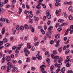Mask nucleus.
Wrapping results in <instances>:
<instances>
[{"instance_id":"4be33fe9","label":"nucleus","mask_w":73,"mask_h":73,"mask_svg":"<svg viewBox=\"0 0 73 73\" xmlns=\"http://www.w3.org/2000/svg\"><path fill=\"white\" fill-rule=\"evenodd\" d=\"M17 70V68L16 67H15L14 68H13V69L12 71L13 72H16V70Z\"/></svg>"},{"instance_id":"6ab92c4d","label":"nucleus","mask_w":73,"mask_h":73,"mask_svg":"<svg viewBox=\"0 0 73 73\" xmlns=\"http://www.w3.org/2000/svg\"><path fill=\"white\" fill-rule=\"evenodd\" d=\"M52 33V31H49L47 32L46 33V35L47 36H50L51 35V33Z\"/></svg>"},{"instance_id":"bb28decb","label":"nucleus","mask_w":73,"mask_h":73,"mask_svg":"<svg viewBox=\"0 0 73 73\" xmlns=\"http://www.w3.org/2000/svg\"><path fill=\"white\" fill-rule=\"evenodd\" d=\"M4 5V3L3 2H0V7H2Z\"/></svg>"},{"instance_id":"09e8293b","label":"nucleus","mask_w":73,"mask_h":73,"mask_svg":"<svg viewBox=\"0 0 73 73\" xmlns=\"http://www.w3.org/2000/svg\"><path fill=\"white\" fill-rule=\"evenodd\" d=\"M50 21H48L47 23V25H50Z\"/></svg>"},{"instance_id":"e433bc0d","label":"nucleus","mask_w":73,"mask_h":73,"mask_svg":"<svg viewBox=\"0 0 73 73\" xmlns=\"http://www.w3.org/2000/svg\"><path fill=\"white\" fill-rule=\"evenodd\" d=\"M10 7V5H7L5 6L6 8H9Z\"/></svg>"},{"instance_id":"a19ab883","label":"nucleus","mask_w":73,"mask_h":73,"mask_svg":"<svg viewBox=\"0 0 73 73\" xmlns=\"http://www.w3.org/2000/svg\"><path fill=\"white\" fill-rule=\"evenodd\" d=\"M19 28H20V27H19V25H17V26L16 27V29L18 31L19 29Z\"/></svg>"},{"instance_id":"603ef678","label":"nucleus","mask_w":73,"mask_h":73,"mask_svg":"<svg viewBox=\"0 0 73 73\" xmlns=\"http://www.w3.org/2000/svg\"><path fill=\"white\" fill-rule=\"evenodd\" d=\"M41 2L40 1H37V3H38V5H41V3L40 2Z\"/></svg>"},{"instance_id":"864d4df0","label":"nucleus","mask_w":73,"mask_h":73,"mask_svg":"<svg viewBox=\"0 0 73 73\" xmlns=\"http://www.w3.org/2000/svg\"><path fill=\"white\" fill-rule=\"evenodd\" d=\"M66 64V67H70V65L69 64Z\"/></svg>"},{"instance_id":"0eeeda50","label":"nucleus","mask_w":73,"mask_h":73,"mask_svg":"<svg viewBox=\"0 0 73 73\" xmlns=\"http://www.w3.org/2000/svg\"><path fill=\"white\" fill-rule=\"evenodd\" d=\"M4 12V9L1 7H0V13L1 14H3V13Z\"/></svg>"},{"instance_id":"423d86ee","label":"nucleus","mask_w":73,"mask_h":73,"mask_svg":"<svg viewBox=\"0 0 73 73\" xmlns=\"http://www.w3.org/2000/svg\"><path fill=\"white\" fill-rule=\"evenodd\" d=\"M64 4H68L69 5H71L72 4L71 1H70L69 2H65L64 3Z\"/></svg>"},{"instance_id":"473e14b6","label":"nucleus","mask_w":73,"mask_h":73,"mask_svg":"<svg viewBox=\"0 0 73 73\" xmlns=\"http://www.w3.org/2000/svg\"><path fill=\"white\" fill-rule=\"evenodd\" d=\"M36 8H37V9H40V8H41V6L38 5L36 6Z\"/></svg>"},{"instance_id":"7ed1b4c3","label":"nucleus","mask_w":73,"mask_h":73,"mask_svg":"<svg viewBox=\"0 0 73 73\" xmlns=\"http://www.w3.org/2000/svg\"><path fill=\"white\" fill-rule=\"evenodd\" d=\"M36 58H38V60H41L42 59V57L39 55V54H38L36 56Z\"/></svg>"},{"instance_id":"2f4dec72","label":"nucleus","mask_w":73,"mask_h":73,"mask_svg":"<svg viewBox=\"0 0 73 73\" xmlns=\"http://www.w3.org/2000/svg\"><path fill=\"white\" fill-rule=\"evenodd\" d=\"M24 27L25 29H27L28 28V26H27V24H26L24 25Z\"/></svg>"},{"instance_id":"79ce46f5","label":"nucleus","mask_w":73,"mask_h":73,"mask_svg":"<svg viewBox=\"0 0 73 73\" xmlns=\"http://www.w3.org/2000/svg\"><path fill=\"white\" fill-rule=\"evenodd\" d=\"M61 70L60 68H58V69H57L56 71V73H58V72H59V71H60Z\"/></svg>"},{"instance_id":"5701e85b","label":"nucleus","mask_w":73,"mask_h":73,"mask_svg":"<svg viewBox=\"0 0 73 73\" xmlns=\"http://www.w3.org/2000/svg\"><path fill=\"white\" fill-rule=\"evenodd\" d=\"M62 63L61 62H59V64L57 65L58 68H61V65H62Z\"/></svg>"},{"instance_id":"a878e982","label":"nucleus","mask_w":73,"mask_h":73,"mask_svg":"<svg viewBox=\"0 0 73 73\" xmlns=\"http://www.w3.org/2000/svg\"><path fill=\"white\" fill-rule=\"evenodd\" d=\"M6 68H7V66H2L1 67V69H3V70H4V69H5Z\"/></svg>"},{"instance_id":"a211bd4d","label":"nucleus","mask_w":73,"mask_h":73,"mask_svg":"<svg viewBox=\"0 0 73 73\" xmlns=\"http://www.w3.org/2000/svg\"><path fill=\"white\" fill-rule=\"evenodd\" d=\"M62 47H60L58 49V50L59 52H62Z\"/></svg>"},{"instance_id":"f03ea898","label":"nucleus","mask_w":73,"mask_h":73,"mask_svg":"<svg viewBox=\"0 0 73 73\" xmlns=\"http://www.w3.org/2000/svg\"><path fill=\"white\" fill-rule=\"evenodd\" d=\"M69 61H70V58H69V56H68L66 58V60L64 62L65 64H69Z\"/></svg>"},{"instance_id":"6e6552de","label":"nucleus","mask_w":73,"mask_h":73,"mask_svg":"<svg viewBox=\"0 0 73 73\" xmlns=\"http://www.w3.org/2000/svg\"><path fill=\"white\" fill-rule=\"evenodd\" d=\"M24 51L25 53H26V52H27V53H28V54H29V53H30L29 51L27 50L26 48H25L24 49Z\"/></svg>"},{"instance_id":"6e6d98bb","label":"nucleus","mask_w":73,"mask_h":73,"mask_svg":"<svg viewBox=\"0 0 73 73\" xmlns=\"http://www.w3.org/2000/svg\"><path fill=\"white\" fill-rule=\"evenodd\" d=\"M32 17H33V15L32 14H31L29 16V19H31Z\"/></svg>"},{"instance_id":"39448f33","label":"nucleus","mask_w":73,"mask_h":73,"mask_svg":"<svg viewBox=\"0 0 73 73\" xmlns=\"http://www.w3.org/2000/svg\"><path fill=\"white\" fill-rule=\"evenodd\" d=\"M5 59L7 62L11 61V58L10 57V56H7L6 57Z\"/></svg>"},{"instance_id":"de8ad7c7","label":"nucleus","mask_w":73,"mask_h":73,"mask_svg":"<svg viewBox=\"0 0 73 73\" xmlns=\"http://www.w3.org/2000/svg\"><path fill=\"white\" fill-rule=\"evenodd\" d=\"M6 22L7 23V24H9V21L8 19H6Z\"/></svg>"},{"instance_id":"774afa93","label":"nucleus","mask_w":73,"mask_h":73,"mask_svg":"<svg viewBox=\"0 0 73 73\" xmlns=\"http://www.w3.org/2000/svg\"><path fill=\"white\" fill-rule=\"evenodd\" d=\"M72 70H69L67 72V73H72Z\"/></svg>"},{"instance_id":"72a5a7b5","label":"nucleus","mask_w":73,"mask_h":73,"mask_svg":"<svg viewBox=\"0 0 73 73\" xmlns=\"http://www.w3.org/2000/svg\"><path fill=\"white\" fill-rule=\"evenodd\" d=\"M57 51L55 50H54L53 51V54H57Z\"/></svg>"},{"instance_id":"9b49d317","label":"nucleus","mask_w":73,"mask_h":73,"mask_svg":"<svg viewBox=\"0 0 73 73\" xmlns=\"http://www.w3.org/2000/svg\"><path fill=\"white\" fill-rule=\"evenodd\" d=\"M62 58L61 57L59 59L58 61V63H60V62H62Z\"/></svg>"},{"instance_id":"f8f14e48","label":"nucleus","mask_w":73,"mask_h":73,"mask_svg":"<svg viewBox=\"0 0 73 73\" xmlns=\"http://www.w3.org/2000/svg\"><path fill=\"white\" fill-rule=\"evenodd\" d=\"M22 12V9H21V8L20 7H19V11L18 12V14H19V15H20Z\"/></svg>"},{"instance_id":"0e129e2a","label":"nucleus","mask_w":73,"mask_h":73,"mask_svg":"<svg viewBox=\"0 0 73 73\" xmlns=\"http://www.w3.org/2000/svg\"><path fill=\"white\" fill-rule=\"evenodd\" d=\"M42 5L44 8H46V6L44 4H42Z\"/></svg>"},{"instance_id":"20e7f679","label":"nucleus","mask_w":73,"mask_h":73,"mask_svg":"<svg viewBox=\"0 0 73 73\" xmlns=\"http://www.w3.org/2000/svg\"><path fill=\"white\" fill-rule=\"evenodd\" d=\"M60 41L61 40H59L58 41L56 42V44L55 45L56 47V48H58L59 47V44Z\"/></svg>"},{"instance_id":"b1692460","label":"nucleus","mask_w":73,"mask_h":73,"mask_svg":"<svg viewBox=\"0 0 73 73\" xmlns=\"http://www.w3.org/2000/svg\"><path fill=\"white\" fill-rule=\"evenodd\" d=\"M65 70V67H63L61 70L60 72H64Z\"/></svg>"},{"instance_id":"c85d7f7f","label":"nucleus","mask_w":73,"mask_h":73,"mask_svg":"<svg viewBox=\"0 0 73 73\" xmlns=\"http://www.w3.org/2000/svg\"><path fill=\"white\" fill-rule=\"evenodd\" d=\"M12 50H7V52H8L9 54H11L12 53Z\"/></svg>"},{"instance_id":"13d9d810","label":"nucleus","mask_w":73,"mask_h":73,"mask_svg":"<svg viewBox=\"0 0 73 73\" xmlns=\"http://www.w3.org/2000/svg\"><path fill=\"white\" fill-rule=\"evenodd\" d=\"M29 11H24V13L25 14H26V15H28L29 14Z\"/></svg>"},{"instance_id":"7c9ffc66","label":"nucleus","mask_w":73,"mask_h":73,"mask_svg":"<svg viewBox=\"0 0 73 73\" xmlns=\"http://www.w3.org/2000/svg\"><path fill=\"white\" fill-rule=\"evenodd\" d=\"M41 32H42V33L43 34V35H44L45 34V31H44L43 29H41L40 30Z\"/></svg>"},{"instance_id":"f3484780","label":"nucleus","mask_w":73,"mask_h":73,"mask_svg":"<svg viewBox=\"0 0 73 73\" xmlns=\"http://www.w3.org/2000/svg\"><path fill=\"white\" fill-rule=\"evenodd\" d=\"M5 29L4 28H2V30L1 31V33L2 35H4V33H5Z\"/></svg>"},{"instance_id":"412c9836","label":"nucleus","mask_w":73,"mask_h":73,"mask_svg":"<svg viewBox=\"0 0 73 73\" xmlns=\"http://www.w3.org/2000/svg\"><path fill=\"white\" fill-rule=\"evenodd\" d=\"M8 40H7V39L6 38H4L3 40V42H7Z\"/></svg>"},{"instance_id":"9d476101","label":"nucleus","mask_w":73,"mask_h":73,"mask_svg":"<svg viewBox=\"0 0 73 73\" xmlns=\"http://www.w3.org/2000/svg\"><path fill=\"white\" fill-rule=\"evenodd\" d=\"M39 44H40V42H35L34 43V44L35 46H38V45Z\"/></svg>"},{"instance_id":"c03bdc74","label":"nucleus","mask_w":73,"mask_h":73,"mask_svg":"<svg viewBox=\"0 0 73 73\" xmlns=\"http://www.w3.org/2000/svg\"><path fill=\"white\" fill-rule=\"evenodd\" d=\"M31 70H36V68L32 67L31 68Z\"/></svg>"},{"instance_id":"49530a36","label":"nucleus","mask_w":73,"mask_h":73,"mask_svg":"<svg viewBox=\"0 0 73 73\" xmlns=\"http://www.w3.org/2000/svg\"><path fill=\"white\" fill-rule=\"evenodd\" d=\"M58 21L59 23H63V20H62V19H60L58 20Z\"/></svg>"},{"instance_id":"2eb2a0df","label":"nucleus","mask_w":73,"mask_h":73,"mask_svg":"<svg viewBox=\"0 0 73 73\" xmlns=\"http://www.w3.org/2000/svg\"><path fill=\"white\" fill-rule=\"evenodd\" d=\"M68 19L70 20H73V17L71 15H70L68 17Z\"/></svg>"},{"instance_id":"bf43d9fd","label":"nucleus","mask_w":73,"mask_h":73,"mask_svg":"<svg viewBox=\"0 0 73 73\" xmlns=\"http://www.w3.org/2000/svg\"><path fill=\"white\" fill-rule=\"evenodd\" d=\"M13 39V37L11 36L10 38V41H12Z\"/></svg>"},{"instance_id":"4c0bfd02","label":"nucleus","mask_w":73,"mask_h":73,"mask_svg":"<svg viewBox=\"0 0 73 73\" xmlns=\"http://www.w3.org/2000/svg\"><path fill=\"white\" fill-rule=\"evenodd\" d=\"M64 16L65 18H67V17H68V15L66 14V13H64Z\"/></svg>"},{"instance_id":"e2e57ef3","label":"nucleus","mask_w":73,"mask_h":73,"mask_svg":"<svg viewBox=\"0 0 73 73\" xmlns=\"http://www.w3.org/2000/svg\"><path fill=\"white\" fill-rule=\"evenodd\" d=\"M59 58V56H56L55 57V60H58Z\"/></svg>"},{"instance_id":"c756f323","label":"nucleus","mask_w":73,"mask_h":73,"mask_svg":"<svg viewBox=\"0 0 73 73\" xmlns=\"http://www.w3.org/2000/svg\"><path fill=\"white\" fill-rule=\"evenodd\" d=\"M72 9V6H70L68 8V10L69 11H71Z\"/></svg>"},{"instance_id":"052dcab7","label":"nucleus","mask_w":73,"mask_h":73,"mask_svg":"<svg viewBox=\"0 0 73 73\" xmlns=\"http://www.w3.org/2000/svg\"><path fill=\"white\" fill-rule=\"evenodd\" d=\"M17 48V47H16L15 46H14L12 47V50H15Z\"/></svg>"},{"instance_id":"3c124183","label":"nucleus","mask_w":73,"mask_h":73,"mask_svg":"<svg viewBox=\"0 0 73 73\" xmlns=\"http://www.w3.org/2000/svg\"><path fill=\"white\" fill-rule=\"evenodd\" d=\"M5 46H9L10 45V44L9 43H7V44H5Z\"/></svg>"},{"instance_id":"393cba45","label":"nucleus","mask_w":73,"mask_h":73,"mask_svg":"<svg viewBox=\"0 0 73 73\" xmlns=\"http://www.w3.org/2000/svg\"><path fill=\"white\" fill-rule=\"evenodd\" d=\"M29 23H32L33 22V19H30L28 21Z\"/></svg>"},{"instance_id":"cd10ccee","label":"nucleus","mask_w":73,"mask_h":73,"mask_svg":"<svg viewBox=\"0 0 73 73\" xmlns=\"http://www.w3.org/2000/svg\"><path fill=\"white\" fill-rule=\"evenodd\" d=\"M60 36V34H58L57 35H56L55 36V37L56 38H58Z\"/></svg>"},{"instance_id":"680f3d73","label":"nucleus","mask_w":73,"mask_h":73,"mask_svg":"<svg viewBox=\"0 0 73 73\" xmlns=\"http://www.w3.org/2000/svg\"><path fill=\"white\" fill-rule=\"evenodd\" d=\"M41 69L40 70L41 72H44V71L45 69L44 68H43Z\"/></svg>"},{"instance_id":"58836bf2","label":"nucleus","mask_w":73,"mask_h":73,"mask_svg":"<svg viewBox=\"0 0 73 73\" xmlns=\"http://www.w3.org/2000/svg\"><path fill=\"white\" fill-rule=\"evenodd\" d=\"M31 31L33 33H34L35 32V29L33 27H32L31 29Z\"/></svg>"},{"instance_id":"f257e3e1","label":"nucleus","mask_w":73,"mask_h":73,"mask_svg":"<svg viewBox=\"0 0 73 73\" xmlns=\"http://www.w3.org/2000/svg\"><path fill=\"white\" fill-rule=\"evenodd\" d=\"M49 10H47L46 13L47 17V19H48L51 18V15H50V14L49 13Z\"/></svg>"},{"instance_id":"dca6fc26","label":"nucleus","mask_w":73,"mask_h":73,"mask_svg":"<svg viewBox=\"0 0 73 73\" xmlns=\"http://www.w3.org/2000/svg\"><path fill=\"white\" fill-rule=\"evenodd\" d=\"M70 50L69 49H67V50H66L65 51V52L66 54H68L69 53V52H70Z\"/></svg>"},{"instance_id":"37998d69","label":"nucleus","mask_w":73,"mask_h":73,"mask_svg":"<svg viewBox=\"0 0 73 73\" xmlns=\"http://www.w3.org/2000/svg\"><path fill=\"white\" fill-rule=\"evenodd\" d=\"M38 20V17H35V21H37Z\"/></svg>"},{"instance_id":"4468645a","label":"nucleus","mask_w":73,"mask_h":73,"mask_svg":"<svg viewBox=\"0 0 73 73\" xmlns=\"http://www.w3.org/2000/svg\"><path fill=\"white\" fill-rule=\"evenodd\" d=\"M24 26H21L20 27V30L21 31H24Z\"/></svg>"},{"instance_id":"69168bd1","label":"nucleus","mask_w":73,"mask_h":73,"mask_svg":"<svg viewBox=\"0 0 73 73\" xmlns=\"http://www.w3.org/2000/svg\"><path fill=\"white\" fill-rule=\"evenodd\" d=\"M40 10H38L36 11V14H37V15H38V14L40 13Z\"/></svg>"},{"instance_id":"1a4fd4ad","label":"nucleus","mask_w":73,"mask_h":73,"mask_svg":"<svg viewBox=\"0 0 73 73\" xmlns=\"http://www.w3.org/2000/svg\"><path fill=\"white\" fill-rule=\"evenodd\" d=\"M0 21H1L3 22V23H4V22H5V19L3 18H1L0 19Z\"/></svg>"},{"instance_id":"5fc2aeb1","label":"nucleus","mask_w":73,"mask_h":73,"mask_svg":"<svg viewBox=\"0 0 73 73\" xmlns=\"http://www.w3.org/2000/svg\"><path fill=\"white\" fill-rule=\"evenodd\" d=\"M4 1V4H6L8 3V0H3Z\"/></svg>"},{"instance_id":"f704fd0d","label":"nucleus","mask_w":73,"mask_h":73,"mask_svg":"<svg viewBox=\"0 0 73 73\" xmlns=\"http://www.w3.org/2000/svg\"><path fill=\"white\" fill-rule=\"evenodd\" d=\"M26 59L27 60H26V62H29L30 61V59L28 58H27Z\"/></svg>"},{"instance_id":"a18cd8bd","label":"nucleus","mask_w":73,"mask_h":73,"mask_svg":"<svg viewBox=\"0 0 73 73\" xmlns=\"http://www.w3.org/2000/svg\"><path fill=\"white\" fill-rule=\"evenodd\" d=\"M50 69L51 70H52L53 69H54V66H51V67L50 68Z\"/></svg>"},{"instance_id":"aec40b11","label":"nucleus","mask_w":73,"mask_h":73,"mask_svg":"<svg viewBox=\"0 0 73 73\" xmlns=\"http://www.w3.org/2000/svg\"><path fill=\"white\" fill-rule=\"evenodd\" d=\"M26 7L27 9H29L30 8V7L29 6V5H28V4L27 3H26Z\"/></svg>"},{"instance_id":"8fccbe9b","label":"nucleus","mask_w":73,"mask_h":73,"mask_svg":"<svg viewBox=\"0 0 73 73\" xmlns=\"http://www.w3.org/2000/svg\"><path fill=\"white\" fill-rule=\"evenodd\" d=\"M49 53L48 52H45V55L46 56H48V55H49Z\"/></svg>"},{"instance_id":"ddd939ff","label":"nucleus","mask_w":73,"mask_h":73,"mask_svg":"<svg viewBox=\"0 0 73 73\" xmlns=\"http://www.w3.org/2000/svg\"><path fill=\"white\" fill-rule=\"evenodd\" d=\"M52 29H53V26H50L48 28V31H51Z\"/></svg>"},{"instance_id":"4d7b16f0","label":"nucleus","mask_w":73,"mask_h":73,"mask_svg":"<svg viewBox=\"0 0 73 73\" xmlns=\"http://www.w3.org/2000/svg\"><path fill=\"white\" fill-rule=\"evenodd\" d=\"M46 16H44L43 17V21H45V19H46Z\"/></svg>"},{"instance_id":"338daca9","label":"nucleus","mask_w":73,"mask_h":73,"mask_svg":"<svg viewBox=\"0 0 73 73\" xmlns=\"http://www.w3.org/2000/svg\"><path fill=\"white\" fill-rule=\"evenodd\" d=\"M54 42V41L53 40H50V44H53Z\"/></svg>"},{"instance_id":"c9c22d12","label":"nucleus","mask_w":73,"mask_h":73,"mask_svg":"<svg viewBox=\"0 0 73 73\" xmlns=\"http://www.w3.org/2000/svg\"><path fill=\"white\" fill-rule=\"evenodd\" d=\"M7 72H9V70H10V68H9V66H8L7 67Z\"/></svg>"},{"instance_id":"ea45409f","label":"nucleus","mask_w":73,"mask_h":73,"mask_svg":"<svg viewBox=\"0 0 73 73\" xmlns=\"http://www.w3.org/2000/svg\"><path fill=\"white\" fill-rule=\"evenodd\" d=\"M46 61L48 63H49L50 62V59L49 58H47L46 60Z\"/></svg>"}]
</instances>
